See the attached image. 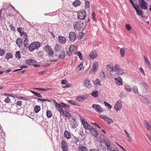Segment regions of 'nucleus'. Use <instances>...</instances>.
I'll use <instances>...</instances> for the list:
<instances>
[{
    "label": "nucleus",
    "mask_w": 151,
    "mask_h": 151,
    "mask_svg": "<svg viewBox=\"0 0 151 151\" xmlns=\"http://www.w3.org/2000/svg\"><path fill=\"white\" fill-rule=\"evenodd\" d=\"M106 68L109 71H115L116 74L118 75H121L122 74V72H121L120 67L119 65L116 64L114 67L110 65H108L106 66Z\"/></svg>",
    "instance_id": "1"
},
{
    "label": "nucleus",
    "mask_w": 151,
    "mask_h": 151,
    "mask_svg": "<svg viewBox=\"0 0 151 151\" xmlns=\"http://www.w3.org/2000/svg\"><path fill=\"white\" fill-rule=\"evenodd\" d=\"M148 89V86L146 83L143 82L139 83V92L144 94L147 91Z\"/></svg>",
    "instance_id": "2"
},
{
    "label": "nucleus",
    "mask_w": 151,
    "mask_h": 151,
    "mask_svg": "<svg viewBox=\"0 0 151 151\" xmlns=\"http://www.w3.org/2000/svg\"><path fill=\"white\" fill-rule=\"evenodd\" d=\"M41 46V43L38 42H35L30 44L28 47L29 50L32 52L35 49H38Z\"/></svg>",
    "instance_id": "3"
},
{
    "label": "nucleus",
    "mask_w": 151,
    "mask_h": 151,
    "mask_svg": "<svg viewBox=\"0 0 151 151\" xmlns=\"http://www.w3.org/2000/svg\"><path fill=\"white\" fill-rule=\"evenodd\" d=\"M73 26L75 29L79 30H82L84 28V23L81 21L76 22Z\"/></svg>",
    "instance_id": "4"
},
{
    "label": "nucleus",
    "mask_w": 151,
    "mask_h": 151,
    "mask_svg": "<svg viewBox=\"0 0 151 151\" xmlns=\"http://www.w3.org/2000/svg\"><path fill=\"white\" fill-rule=\"evenodd\" d=\"M139 7L141 9H147L148 4L144 0H139Z\"/></svg>",
    "instance_id": "5"
},
{
    "label": "nucleus",
    "mask_w": 151,
    "mask_h": 151,
    "mask_svg": "<svg viewBox=\"0 0 151 151\" xmlns=\"http://www.w3.org/2000/svg\"><path fill=\"white\" fill-rule=\"evenodd\" d=\"M45 49V51L47 52L49 56H52L54 55V51L50 46L48 45H46Z\"/></svg>",
    "instance_id": "6"
},
{
    "label": "nucleus",
    "mask_w": 151,
    "mask_h": 151,
    "mask_svg": "<svg viewBox=\"0 0 151 151\" xmlns=\"http://www.w3.org/2000/svg\"><path fill=\"white\" fill-rule=\"evenodd\" d=\"M76 33L73 32H70L68 38L69 40L71 42H74L76 39Z\"/></svg>",
    "instance_id": "7"
},
{
    "label": "nucleus",
    "mask_w": 151,
    "mask_h": 151,
    "mask_svg": "<svg viewBox=\"0 0 151 151\" xmlns=\"http://www.w3.org/2000/svg\"><path fill=\"white\" fill-rule=\"evenodd\" d=\"M92 107L98 112L101 113L103 111L102 108L99 105L96 104H93Z\"/></svg>",
    "instance_id": "8"
},
{
    "label": "nucleus",
    "mask_w": 151,
    "mask_h": 151,
    "mask_svg": "<svg viewBox=\"0 0 151 151\" xmlns=\"http://www.w3.org/2000/svg\"><path fill=\"white\" fill-rule=\"evenodd\" d=\"M86 13L85 11H81L78 12L77 15L78 18L81 19H84L86 16Z\"/></svg>",
    "instance_id": "9"
},
{
    "label": "nucleus",
    "mask_w": 151,
    "mask_h": 151,
    "mask_svg": "<svg viewBox=\"0 0 151 151\" xmlns=\"http://www.w3.org/2000/svg\"><path fill=\"white\" fill-rule=\"evenodd\" d=\"M61 148L63 151H68V146L66 142L64 140L61 142Z\"/></svg>",
    "instance_id": "10"
},
{
    "label": "nucleus",
    "mask_w": 151,
    "mask_h": 151,
    "mask_svg": "<svg viewBox=\"0 0 151 151\" xmlns=\"http://www.w3.org/2000/svg\"><path fill=\"white\" fill-rule=\"evenodd\" d=\"M122 105V101L121 100L118 101L115 105L114 108L116 111L119 110Z\"/></svg>",
    "instance_id": "11"
},
{
    "label": "nucleus",
    "mask_w": 151,
    "mask_h": 151,
    "mask_svg": "<svg viewBox=\"0 0 151 151\" xmlns=\"http://www.w3.org/2000/svg\"><path fill=\"white\" fill-rule=\"evenodd\" d=\"M99 117L105 121L107 122L109 125H110L111 123H112L113 122V121L112 119L110 118L107 117L106 115H101L99 116Z\"/></svg>",
    "instance_id": "12"
},
{
    "label": "nucleus",
    "mask_w": 151,
    "mask_h": 151,
    "mask_svg": "<svg viewBox=\"0 0 151 151\" xmlns=\"http://www.w3.org/2000/svg\"><path fill=\"white\" fill-rule=\"evenodd\" d=\"M97 56V53L95 50H92L90 53L88 57L91 59H94Z\"/></svg>",
    "instance_id": "13"
},
{
    "label": "nucleus",
    "mask_w": 151,
    "mask_h": 151,
    "mask_svg": "<svg viewBox=\"0 0 151 151\" xmlns=\"http://www.w3.org/2000/svg\"><path fill=\"white\" fill-rule=\"evenodd\" d=\"M81 122L83 127L85 129L90 130L91 128L90 125L87 122L85 121V120H81Z\"/></svg>",
    "instance_id": "14"
},
{
    "label": "nucleus",
    "mask_w": 151,
    "mask_h": 151,
    "mask_svg": "<svg viewBox=\"0 0 151 151\" xmlns=\"http://www.w3.org/2000/svg\"><path fill=\"white\" fill-rule=\"evenodd\" d=\"M89 130L91 131L92 134L93 136L96 137L98 136V133L94 128L92 127Z\"/></svg>",
    "instance_id": "15"
},
{
    "label": "nucleus",
    "mask_w": 151,
    "mask_h": 151,
    "mask_svg": "<svg viewBox=\"0 0 151 151\" xmlns=\"http://www.w3.org/2000/svg\"><path fill=\"white\" fill-rule=\"evenodd\" d=\"M98 65L99 63L98 62H96L93 63L92 68L90 71V72L94 73L96 70Z\"/></svg>",
    "instance_id": "16"
},
{
    "label": "nucleus",
    "mask_w": 151,
    "mask_h": 151,
    "mask_svg": "<svg viewBox=\"0 0 151 151\" xmlns=\"http://www.w3.org/2000/svg\"><path fill=\"white\" fill-rule=\"evenodd\" d=\"M59 42L62 44H65L66 42V39L65 37L59 36H58Z\"/></svg>",
    "instance_id": "17"
},
{
    "label": "nucleus",
    "mask_w": 151,
    "mask_h": 151,
    "mask_svg": "<svg viewBox=\"0 0 151 151\" xmlns=\"http://www.w3.org/2000/svg\"><path fill=\"white\" fill-rule=\"evenodd\" d=\"M55 101L56 103L55 106L56 108V109L58 110L59 111L61 114L64 110L63 109V108L61 107V106H60V104L57 103Z\"/></svg>",
    "instance_id": "18"
},
{
    "label": "nucleus",
    "mask_w": 151,
    "mask_h": 151,
    "mask_svg": "<svg viewBox=\"0 0 151 151\" xmlns=\"http://www.w3.org/2000/svg\"><path fill=\"white\" fill-rule=\"evenodd\" d=\"M141 101L143 103L146 104H148L150 103V101L147 98L144 97L142 96L140 98Z\"/></svg>",
    "instance_id": "19"
},
{
    "label": "nucleus",
    "mask_w": 151,
    "mask_h": 151,
    "mask_svg": "<svg viewBox=\"0 0 151 151\" xmlns=\"http://www.w3.org/2000/svg\"><path fill=\"white\" fill-rule=\"evenodd\" d=\"M115 80V83L119 85H120L122 84V79L120 77L114 78Z\"/></svg>",
    "instance_id": "20"
},
{
    "label": "nucleus",
    "mask_w": 151,
    "mask_h": 151,
    "mask_svg": "<svg viewBox=\"0 0 151 151\" xmlns=\"http://www.w3.org/2000/svg\"><path fill=\"white\" fill-rule=\"evenodd\" d=\"M61 114L64 116L65 117L68 118H70L71 117V115L70 114L65 111L64 110Z\"/></svg>",
    "instance_id": "21"
},
{
    "label": "nucleus",
    "mask_w": 151,
    "mask_h": 151,
    "mask_svg": "<svg viewBox=\"0 0 151 151\" xmlns=\"http://www.w3.org/2000/svg\"><path fill=\"white\" fill-rule=\"evenodd\" d=\"M83 84L85 86L87 87H90L91 85L90 81L87 79L85 80L83 82Z\"/></svg>",
    "instance_id": "22"
},
{
    "label": "nucleus",
    "mask_w": 151,
    "mask_h": 151,
    "mask_svg": "<svg viewBox=\"0 0 151 151\" xmlns=\"http://www.w3.org/2000/svg\"><path fill=\"white\" fill-rule=\"evenodd\" d=\"M35 60L33 59H28L26 60V63L27 64L29 65H33L35 63Z\"/></svg>",
    "instance_id": "23"
},
{
    "label": "nucleus",
    "mask_w": 151,
    "mask_h": 151,
    "mask_svg": "<svg viewBox=\"0 0 151 151\" xmlns=\"http://www.w3.org/2000/svg\"><path fill=\"white\" fill-rule=\"evenodd\" d=\"M64 137L67 139H69L71 137L70 133L67 130H65L64 132Z\"/></svg>",
    "instance_id": "24"
},
{
    "label": "nucleus",
    "mask_w": 151,
    "mask_h": 151,
    "mask_svg": "<svg viewBox=\"0 0 151 151\" xmlns=\"http://www.w3.org/2000/svg\"><path fill=\"white\" fill-rule=\"evenodd\" d=\"M150 123H149L147 121H145L144 122V125L145 127L147 129L149 130H151V125L150 124ZM151 124V122L150 123Z\"/></svg>",
    "instance_id": "25"
},
{
    "label": "nucleus",
    "mask_w": 151,
    "mask_h": 151,
    "mask_svg": "<svg viewBox=\"0 0 151 151\" xmlns=\"http://www.w3.org/2000/svg\"><path fill=\"white\" fill-rule=\"evenodd\" d=\"M78 151H88L87 148L85 146H79L78 147Z\"/></svg>",
    "instance_id": "26"
},
{
    "label": "nucleus",
    "mask_w": 151,
    "mask_h": 151,
    "mask_svg": "<svg viewBox=\"0 0 151 151\" xmlns=\"http://www.w3.org/2000/svg\"><path fill=\"white\" fill-rule=\"evenodd\" d=\"M16 43L17 45L19 47H20L22 45V41L21 39L19 38H18L17 40Z\"/></svg>",
    "instance_id": "27"
},
{
    "label": "nucleus",
    "mask_w": 151,
    "mask_h": 151,
    "mask_svg": "<svg viewBox=\"0 0 151 151\" xmlns=\"http://www.w3.org/2000/svg\"><path fill=\"white\" fill-rule=\"evenodd\" d=\"M104 142L106 145L107 147V149L109 151L111 150V148L110 147V144L109 143V141H107L106 140H104Z\"/></svg>",
    "instance_id": "28"
},
{
    "label": "nucleus",
    "mask_w": 151,
    "mask_h": 151,
    "mask_svg": "<svg viewBox=\"0 0 151 151\" xmlns=\"http://www.w3.org/2000/svg\"><path fill=\"white\" fill-rule=\"evenodd\" d=\"M65 56V55L64 52L62 50L60 52V55H59L58 58L60 59H64Z\"/></svg>",
    "instance_id": "29"
},
{
    "label": "nucleus",
    "mask_w": 151,
    "mask_h": 151,
    "mask_svg": "<svg viewBox=\"0 0 151 151\" xmlns=\"http://www.w3.org/2000/svg\"><path fill=\"white\" fill-rule=\"evenodd\" d=\"M85 97L83 96H80L76 97V99L78 101H82L85 100Z\"/></svg>",
    "instance_id": "30"
},
{
    "label": "nucleus",
    "mask_w": 151,
    "mask_h": 151,
    "mask_svg": "<svg viewBox=\"0 0 151 151\" xmlns=\"http://www.w3.org/2000/svg\"><path fill=\"white\" fill-rule=\"evenodd\" d=\"M46 113V116L48 118H50L52 117V114L50 110H47Z\"/></svg>",
    "instance_id": "31"
},
{
    "label": "nucleus",
    "mask_w": 151,
    "mask_h": 151,
    "mask_svg": "<svg viewBox=\"0 0 151 151\" xmlns=\"http://www.w3.org/2000/svg\"><path fill=\"white\" fill-rule=\"evenodd\" d=\"M91 95L95 97H97L99 96L98 92L97 91H94L91 92Z\"/></svg>",
    "instance_id": "32"
},
{
    "label": "nucleus",
    "mask_w": 151,
    "mask_h": 151,
    "mask_svg": "<svg viewBox=\"0 0 151 151\" xmlns=\"http://www.w3.org/2000/svg\"><path fill=\"white\" fill-rule=\"evenodd\" d=\"M144 58L146 62V63L147 64L148 66V67L149 68L151 69V65L149 61L147 60V58L145 56H144Z\"/></svg>",
    "instance_id": "33"
},
{
    "label": "nucleus",
    "mask_w": 151,
    "mask_h": 151,
    "mask_svg": "<svg viewBox=\"0 0 151 151\" xmlns=\"http://www.w3.org/2000/svg\"><path fill=\"white\" fill-rule=\"evenodd\" d=\"M41 109L39 106L36 105L34 107V111L36 113H38Z\"/></svg>",
    "instance_id": "34"
},
{
    "label": "nucleus",
    "mask_w": 151,
    "mask_h": 151,
    "mask_svg": "<svg viewBox=\"0 0 151 151\" xmlns=\"http://www.w3.org/2000/svg\"><path fill=\"white\" fill-rule=\"evenodd\" d=\"M100 78L103 80H105L106 78V76H105L104 72L101 71L100 73Z\"/></svg>",
    "instance_id": "35"
},
{
    "label": "nucleus",
    "mask_w": 151,
    "mask_h": 151,
    "mask_svg": "<svg viewBox=\"0 0 151 151\" xmlns=\"http://www.w3.org/2000/svg\"><path fill=\"white\" fill-rule=\"evenodd\" d=\"M132 91L135 93H139L138 91L137 87L136 86H134L132 88Z\"/></svg>",
    "instance_id": "36"
},
{
    "label": "nucleus",
    "mask_w": 151,
    "mask_h": 151,
    "mask_svg": "<svg viewBox=\"0 0 151 151\" xmlns=\"http://www.w3.org/2000/svg\"><path fill=\"white\" fill-rule=\"evenodd\" d=\"M81 2L79 0H76L73 3V5L75 6H77L80 5Z\"/></svg>",
    "instance_id": "37"
},
{
    "label": "nucleus",
    "mask_w": 151,
    "mask_h": 151,
    "mask_svg": "<svg viewBox=\"0 0 151 151\" xmlns=\"http://www.w3.org/2000/svg\"><path fill=\"white\" fill-rule=\"evenodd\" d=\"M84 67L83 66V63L82 62L77 66L76 69H78V70H82V69H83Z\"/></svg>",
    "instance_id": "38"
},
{
    "label": "nucleus",
    "mask_w": 151,
    "mask_h": 151,
    "mask_svg": "<svg viewBox=\"0 0 151 151\" xmlns=\"http://www.w3.org/2000/svg\"><path fill=\"white\" fill-rule=\"evenodd\" d=\"M12 55L11 53H7L6 54L5 58L7 60H8L9 59L12 58Z\"/></svg>",
    "instance_id": "39"
},
{
    "label": "nucleus",
    "mask_w": 151,
    "mask_h": 151,
    "mask_svg": "<svg viewBox=\"0 0 151 151\" xmlns=\"http://www.w3.org/2000/svg\"><path fill=\"white\" fill-rule=\"evenodd\" d=\"M136 11L138 14L139 15L141 16L142 17H143V12L142 10H139L138 8H137V9L136 10Z\"/></svg>",
    "instance_id": "40"
},
{
    "label": "nucleus",
    "mask_w": 151,
    "mask_h": 151,
    "mask_svg": "<svg viewBox=\"0 0 151 151\" xmlns=\"http://www.w3.org/2000/svg\"><path fill=\"white\" fill-rule=\"evenodd\" d=\"M94 83L97 86H101V82L98 78H97L94 82Z\"/></svg>",
    "instance_id": "41"
},
{
    "label": "nucleus",
    "mask_w": 151,
    "mask_h": 151,
    "mask_svg": "<svg viewBox=\"0 0 151 151\" xmlns=\"http://www.w3.org/2000/svg\"><path fill=\"white\" fill-rule=\"evenodd\" d=\"M75 54H76L77 55H78L79 57V58H80V59L81 60H83V58L82 57V55L80 52L79 51L76 52H75Z\"/></svg>",
    "instance_id": "42"
},
{
    "label": "nucleus",
    "mask_w": 151,
    "mask_h": 151,
    "mask_svg": "<svg viewBox=\"0 0 151 151\" xmlns=\"http://www.w3.org/2000/svg\"><path fill=\"white\" fill-rule=\"evenodd\" d=\"M125 88L126 90L128 92H129L132 91V89L130 86L128 85H125Z\"/></svg>",
    "instance_id": "43"
},
{
    "label": "nucleus",
    "mask_w": 151,
    "mask_h": 151,
    "mask_svg": "<svg viewBox=\"0 0 151 151\" xmlns=\"http://www.w3.org/2000/svg\"><path fill=\"white\" fill-rule=\"evenodd\" d=\"M30 92L34 94L36 96L39 97H42V96L40 93H38L35 91H31Z\"/></svg>",
    "instance_id": "44"
},
{
    "label": "nucleus",
    "mask_w": 151,
    "mask_h": 151,
    "mask_svg": "<svg viewBox=\"0 0 151 151\" xmlns=\"http://www.w3.org/2000/svg\"><path fill=\"white\" fill-rule=\"evenodd\" d=\"M124 132L126 133V136L127 137L129 138L128 140L129 141H132V138L131 137V136L129 135V134L128 133V132L127 131L125 130L124 131Z\"/></svg>",
    "instance_id": "45"
},
{
    "label": "nucleus",
    "mask_w": 151,
    "mask_h": 151,
    "mask_svg": "<svg viewBox=\"0 0 151 151\" xmlns=\"http://www.w3.org/2000/svg\"><path fill=\"white\" fill-rule=\"evenodd\" d=\"M22 34H20V35L21 36H22V37L24 39H27V34L24 32H22L21 33Z\"/></svg>",
    "instance_id": "46"
},
{
    "label": "nucleus",
    "mask_w": 151,
    "mask_h": 151,
    "mask_svg": "<svg viewBox=\"0 0 151 151\" xmlns=\"http://www.w3.org/2000/svg\"><path fill=\"white\" fill-rule=\"evenodd\" d=\"M15 56L16 58L19 59L21 58L20 53L19 51L16 52Z\"/></svg>",
    "instance_id": "47"
},
{
    "label": "nucleus",
    "mask_w": 151,
    "mask_h": 151,
    "mask_svg": "<svg viewBox=\"0 0 151 151\" xmlns=\"http://www.w3.org/2000/svg\"><path fill=\"white\" fill-rule=\"evenodd\" d=\"M104 104L106 106L108 107L109 109H110L111 108V106L106 101H104Z\"/></svg>",
    "instance_id": "48"
},
{
    "label": "nucleus",
    "mask_w": 151,
    "mask_h": 151,
    "mask_svg": "<svg viewBox=\"0 0 151 151\" xmlns=\"http://www.w3.org/2000/svg\"><path fill=\"white\" fill-rule=\"evenodd\" d=\"M75 49V46L74 45H71L70 47L69 50L70 51V52H72Z\"/></svg>",
    "instance_id": "49"
},
{
    "label": "nucleus",
    "mask_w": 151,
    "mask_h": 151,
    "mask_svg": "<svg viewBox=\"0 0 151 151\" xmlns=\"http://www.w3.org/2000/svg\"><path fill=\"white\" fill-rule=\"evenodd\" d=\"M62 107H64L66 109H68L70 107V106L64 103H61L60 104Z\"/></svg>",
    "instance_id": "50"
},
{
    "label": "nucleus",
    "mask_w": 151,
    "mask_h": 151,
    "mask_svg": "<svg viewBox=\"0 0 151 151\" xmlns=\"http://www.w3.org/2000/svg\"><path fill=\"white\" fill-rule=\"evenodd\" d=\"M16 104L18 106H22V102L21 101H17Z\"/></svg>",
    "instance_id": "51"
},
{
    "label": "nucleus",
    "mask_w": 151,
    "mask_h": 151,
    "mask_svg": "<svg viewBox=\"0 0 151 151\" xmlns=\"http://www.w3.org/2000/svg\"><path fill=\"white\" fill-rule=\"evenodd\" d=\"M85 8L87 9L89 8L90 6L89 2L88 1H86L85 3Z\"/></svg>",
    "instance_id": "52"
},
{
    "label": "nucleus",
    "mask_w": 151,
    "mask_h": 151,
    "mask_svg": "<svg viewBox=\"0 0 151 151\" xmlns=\"http://www.w3.org/2000/svg\"><path fill=\"white\" fill-rule=\"evenodd\" d=\"M4 102L6 103H9L11 102V100L8 97H7L4 100Z\"/></svg>",
    "instance_id": "53"
},
{
    "label": "nucleus",
    "mask_w": 151,
    "mask_h": 151,
    "mask_svg": "<svg viewBox=\"0 0 151 151\" xmlns=\"http://www.w3.org/2000/svg\"><path fill=\"white\" fill-rule=\"evenodd\" d=\"M19 99H20L22 100H24L25 101H27L28 100V99L26 98L25 97H22V96H19L18 98Z\"/></svg>",
    "instance_id": "54"
},
{
    "label": "nucleus",
    "mask_w": 151,
    "mask_h": 151,
    "mask_svg": "<svg viewBox=\"0 0 151 151\" xmlns=\"http://www.w3.org/2000/svg\"><path fill=\"white\" fill-rule=\"evenodd\" d=\"M60 49V47L59 45H56L55 48V51L59 50Z\"/></svg>",
    "instance_id": "55"
},
{
    "label": "nucleus",
    "mask_w": 151,
    "mask_h": 151,
    "mask_svg": "<svg viewBox=\"0 0 151 151\" xmlns=\"http://www.w3.org/2000/svg\"><path fill=\"white\" fill-rule=\"evenodd\" d=\"M5 52L4 50L0 49V56H2L5 54Z\"/></svg>",
    "instance_id": "56"
},
{
    "label": "nucleus",
    "mask_w": 151,
    "mask_h": 151,
    "mask_svg": "<svg viewBox=\"0 0 151 151\" xmlns=\"http://www.w3.org/2000/svg\"><path fill=\"white\" fill-rule=\"evenodd\" d=\"M125 27L126 29L128 31H129L131 29V27L130 25L129 24H126L125 26Z\"/></svg>",
    "instance_id": "57"
},
{
    "label": "nucleus",
    "mask_w": 151,
    "mask_h": 151,
    "mask_svg": "<svg viewBox=\"0 0 151 151\" xmlns=\"http://www.w3.org/2000/svg\"><path fill=\"white\" fill-rule=\"evenodd\" d=\"M70 125L71 127L73 129H75L77 127V124H74V123L73 124H71Z\"/></svg>",
    "instance_id": "58"
},
{
    "label": "nucleus",
    "mask_w": 151,
    "mask_h": 151,
    "mask_svg": "<svg viewBox=\"0 0 151 151\" xmlns=\"http://www.w3.org/2000/svg\"><path fill=\"white\" fill-rule=\"evenodd\" d=\"M27 39H24V46L27 47Z\"/></svg>",
    "instance_id": "59"
},
{
    "label": "nucleus",
    "mask_w": 151,
    "mask_h": 151,
    "mask_svg": "<svg viewBox=\"0 0 151 151\" xmlns=\"http://www.w3.org/2000/svg\"><path fill=\"white\" fill-rule=\"evenodd\" d=\"M68 102L70 104L75 105H76L77 104V103L74 102H73V101L72 100H69L68 101Z\"/></svg>",
    "instance_id": "60"
},
{
    "label": "nucleus",
    "mask_w": 151,
    "mask_h": 151,
    "mask_svg": "<svg viewBox=\"0 0 151 151\" xmlns=\"http://www.w3.org/2000/svg\"><path fill=\"white\" fill-rule=\"evenodd\" d=\"M95 15H96V14H95V13L94 12H93V13H92V17H93V19L94 20V21H96V19L95 17Z\"/></svg>",
    "instance_id": "61"
},
{
    "label": "nucleus",
    "mask_w": 151,
    "mask_h": 151,
    "mask_svg": "<svg viewBox=\"0 0 151 151\" xmlns=\"http://www.w3.org/2000/svg\"><path fill=\"white\" fill-rule=\"evenodd\" d=\"M131 4L132 5L133 7H134V8L135 9V10L137 9V8H138L139 6L138 5H137L136 6L134 4V3H132Z\"/></svg>",
    "instance_id": "62"
},
{
    "label": "nucleus",
    "mask_w": 151,
    "mask_h": 151,
    "mask_svg": "<svg viewBox=\"0 0 151 151\" xmlns=\"http://www.w3.org/2000/svg\"><path fill=\"white\" fill-rule=\"evenodd\" d=\"M17 31L19 32L20 34H21L22 32V27H19L17 28Z\"/></svg>",
    "instance_id": "63"
},
{
    "label": "nucleus",
    "mask_w": 151,
    "mask_h": 151,
    "mask_svg": "<svg viewBox=\"0 0 151 151\" xmlns=\"http://www.w3.org/2000/svg\"><path fill=\"white\" fill-rule=\"evenodd\" d=\"M62 83L63 84H65L67 83V81L65 80H63L61 81Z\"/></svg>",
    "instance_id": "64"
}]
</instances>
